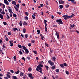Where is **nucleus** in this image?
Listing matches in <instances>:
<instances>
[{"label": "nucleus", "mask_w": 79, "mask_h": 79, "mask_svg": "<svg viewBox=\"0 0 79 79\" xmlns=\"http://www.w3.org/2000/svg\"><path fill=\"white\" fill-rule=\"evenodd\" d=\"M32 18L33 19H35V16H34V15H32Z\"/></svg>", "instance_id": "62"}, {"label": "nucleus", "mask_w": 79, "mask_h": 79, "mask_svg": "<svg viewBox=\"0 0 79 79\" xmlns=\"http://www.w3.org/2000/svg\"><path fill=\"white\" fill-rule=\"evenodd\" d=\"M18 46L19 48H22V46L18 44Z\"/></svg>", "instance_id": "33"}, {"label": "nucleus", "mask_w": 79, "mask_h": 79, "mask_svg": "<svg viewBox=\"0 0 79 79\" xmlns=\"http://www.w3.org/2000/svg\"><path fill=\"white\" fill-rule=\"evenodd\" d=\"M55 35L57 36V37L58 39H60V35H59V32H56V33Z\"/></svg>", "instance_id": "3"}, {"label": "nucleus", "mask_w": 79, "mask_h": 79, "mask_svg": "<svg viewBox=\"0 0 79 79\" xmlns=\"http://www.w3.org/2000/svg\"><path fill=\"white\" fill-rule=\"evenodd\" d=\"M37 66H39L40 67V68H42V67H43V65H42L41 64H39Z\"/></svg>", "instance_id": "21"}, {"label": "nucleus", "mask_w": 79, "mask_h": 79, "mask_svg": "<svg viewBox=\"0 0 79 79\" xmlns=\"http://www.w3.org/2000/svg\"><path fill=\"white\" fill-rule=\"evenodd\" d=\"M52 62L50 60L48 61V63H49V64H50L52 63Z\"/></svg>", "instance_id": "52"}, {"label": "nucleus", "mask_w": 79, "mask_h": 79, "mask_svg": "<svg viewBox=\"0 0 79 79\" xmlns=\"http://www.w3.org/2000/svg\"><path fill=\"white\" fill-rule=\"evenodd\" d=\"M24 18L25 20H28V19H29V18H28V17L27 16H25Z\"/></svg>", "instance_id": "15"}, {"label": "nucleus", "mask_w": 79, "mask_h": 79, "mask_svg": "<svg viewBox=\"0 0 79 79\" xmlns=\"http://www.w3.org/2000/svg\"><path fill=\"white\" fill-rule=\"evenodd\" d=\"M23 24V25H27V23H26V22H24Z\"/></svg>", "instance_id": "41"}, {"label": "nucleus", "mask_w": 79, "mask_h": 79, "mask_svg": "<svg viewBox=\"0 0 79 79\" xmlns=\"http://www.w3.org/2000/svg\"><path fill=\"white\" fill-rule=\"evenodd\" d=\"M25 37L26 38H27V37H28V35L27 34L25 35Z\"/></svg>", "instance_id": "43"}, {"label": "nucleus", "mask_w": 79, "mask_h": 79, "mask_svg": "<svg viewBox=\"0 0 79 79\" xmlns=\"http://www.w3.org/2000/svg\"><path fill=\"white\" fill-rule=\"evenodd\" d=\"M7 34L9 35H11V33L10 32H8Z\"/></svg>", "instance_id": "46"}, {"label": "nucleus", "mask_w": 79, "mask_h": 79, "mask_svg": "<svg viewBox=\"0 0 79 79\" xmlns=\"http://www.w3.org/2000/svg\"><path fill=\"white\" fill-rule=\"evenodd\" d=\"M59 4H60L61 5H62L64 3V2L62 0H59Z\"/></svg>", "instance_id": "4"}, {"label": "nucleus", "mask_w": 79, "mask_h": 79, "mask_svg": "<svg viewBox=\"0 0 79 79\" xmlns=\"http://www.w3.org/2000/svg\"><path fill=\"white\" fill-rule=\"evenodd\" d=\"M52 58L53 60V61H55V60H56V57H52Z\"/></svg>", "instance_id": "26"}, {"label": "nucleus", "mask_w": 79, "mask_h": 79, "mask_svg": "<svg viewBox=\"0 0 79 79\" xmlns=\"http://www.w3.org/2000/svg\"><path fill=\"white\" fill-rule=\"evenodd\" d=\"M27 54V53H29V50H28V49H27L26 50H25Z\"/></svg>", "instance_id": "35"}, {"label": "nucleus", "mask_w": 79, "mask_h": 79, "mask_svg": "<svg viewBox=\"0 0 79 79\" xmlns=\"http://www.w3.org/2000/svg\"><path fill=\"white\" fill-rule=\"evenodd\" d=\"M65 6L66 8H68L69 7V5L68 4H66Z\"/></svg>", "instance_id": "22"}, {"label": "nucleus", "mask_w": 79, "mask_h": 79, "mask_svg": "<svg viewBox=\"0 0 79 79\" xmlns=\"http://www.w3.org/2000/svg\"><path fill=\"white\" fill-rule=\"evenodd\" d=\"M28 71L29 72L31 71H32V68L31 67L29 68L28 69Z\"/></svg>", "instance_id": "27"}, {"label": "nucleus", "mask_w": 79, "mask_h": 79, "mask_svg": "<svg viewBox=\"0 0 79 79\" xmlns=\"http://www.w3.org/2000/svg\"><path fill=\"white\" fill-rule=\"evenodd\" d=\"M52 69H55V66H53L52 67Z\"/></svg>", "instance_id": "39"}, {"label": "nucleus", "mask_w": 79, "mask_h": 79, "mask_svg": "<svg viewBox=\"0 0 79 79\" xmlns=\"http://www.w3.org/2000/svg\"><path fill=\"white\" fill-rule=\"evenodd\" d=\"M28 77H31L32 76V73H28Z\"/></svg>", "instance_id": "17"}, {"label": "nucleus", "mask_w": 79, "mask_h": 79, "mask_svg": "<svg viewBox=\"0 0 79 79\" xmlns=\"http://www.w3.org/2000/svg\"><path fill=\"white\" fill-rule=\"evenodd\" d=\"M50 64L51 66H53V65H54V63L53 62H52V63H51Z\"/></svg>", "instance_id": "38"}, {"label": "nucleus", "mask_w": 79, "mask_h": 79, "mask_svg": "<svg viewBox=\"0 0 79 79\" xmlns=\"http://www.w3.org/2000/svg\"><path fill=\"white\" fill-rule=\"evenodd\" d=\"M36 69L37 71L40 72L41 74H43V72H42V68L40 67L39 66H37Z\"/></svg>", "instance_id": "1"}, {"label": "nucleus", "mask_w": 79, "mask_h": 79, "mask_svg": "<svg viewBox=\"0 0 79 79\" xmlns=\"http://www.w3.org/2000/svg\"><path fill=\"white\" fill-rule=\"evenodd\" d=\"M9 42L10 44V46H11V47H13V43L12 42L11 40H10L9 41Z\"/></svg>", "instance_id": "11"}, {"label": "nucleus", "mask_w": 79, "mask_h": 79, "mask_svg": "<svg viewBox=\"0 0 79 79\" xmlns=\"http://www.w3.org/2000/svg\"><path fill=\"white\" fill-rule=\"evenodd\" d=\"M47 20L45 19L44 20V24H46V23H47Z\"/></svg>", "instance_id": "58"}, {"label": "nucleus", "mask_w": 79, "mask_h": 79, "mask_svg": "<svg viewBox=\"0 0 79 79\" xmlns=\"http://www.w3.org/2000/svg\"><path fill=\"white\" fill-rule=\"evenodd\" d=\"M22 60H24V61H25V60H26V59H25V58L24 57L22 58Z\"/></svg>", "instance_id": "55"}, {"label": "nucleus", "mask_w": 79, "mask_h": 79, "mask_svg": "<svg viewBox=\"0 0 79 79\" xmlns=\"http://www.w3.org/2000/svg\"><path fill=\"white\" fill-rule=\"evenodd\" d=\"M6 76H7V77H8V78H10V77H11V76H10V75L8 74H6Z\"/></svg>", "instance_id": "28"}, {"label": "nucleus", "mask_w": 79, "mask_h": 79, "mask_svg": "<svg viewBox=\"0 0 79 79\" xmlns=\"http://www.w3.org/2000/svg\"><path fill=\"white\" fill-rule=\"evenodd\" d=\"M23 33H25L26 32V29L25 28H23Z\"/></svg>", "instance_id": "19"}, {"label": "nucleus", "mask_w": 79, "mask_h": 79, "mask_svg": "<svg viewBox=\"0 0 79 79\" xmlns=\"http://www.w3.org/2000/svg\"><path fill=\"white\" fill-rule=\"evenodd\" d=\"M70 27H71L72 28H73V27H75V25L73 24V25L71 24H70Z\"/></svg>", "instance_id": "9"}, {"label": "nucleus", "mask_w": 79, "mask_h": 79, "mask_svg": "<svg viewBox=\"0 0 79 79\" xmlns=\"http://www.w3.org/2000/svg\"><path fill=\"white\" fill-rule=\"evenodd\" d=\"M13 31H16V30H17V28L15 27V28H13Z\"/></svg>", "instance_id": "24"}, {"label": "nucleus", "mask_w": 79, "mask_h": 79, "mask_svg": "<svg viewBox=\"0 0 79 79\" xmlns=\"http://www.w3.org/2000/svg\"><path fill=\"white\" fill-rule=\"evenodd\" d=\"M14 8L15 9L16 11H18V7H17L16 6H14Z\"/></svg>", "instance_id": "23"}, {"label": "nucleus", "mask_w": 79, "mask_h": 79, "mask_svg": "<svg viewBox=\"0 0 79 79\" xmlns=\"http://www.w3.org/2000/svg\"><path fill=\"white\" fill-rule=\"evenodd\" d=\"M0 18L2 19H3V16L2 14H0Z\"/></svg>", "instance_id": "14"}, {"label": "nucleus", "mask_w": 79, "mask_h": 79, "mask_svg": "<svg viewBox=\"0 0 79 79\" xmlns=\"http://www.w3.org/2000/svg\"><path fill=\"white\" fill-rule=\"evenodd\" d=\"M27 59L28 60H30V59H31V58H30V57L29 56H28L27 57Z\"/></svg>", "instance_id": "60"}, {"label": "nucleus", "mask_w": 79, "mask_h": 79, "mask_svg": "<svg viewBox=\"0 0 79 79\" xmlns=\"http://www.w3.org/2000/svg\"><path fill=\"white\" fill-rule=\"evenodd\" d=\"M23 74H24V73H22V72H21L20 73V76H21V77H22V76H23Z\"/></svg>", "instance_id": "16"}, {"label": "nucleus", "mask_w": 79, "mask_h": 79, "mask_svg": "<svg viewBox=\"0 0 79 79\" xmlns=\"http://www.w3.org/2000/svg\"><path fill=\"white\" fill-rule=\"evenodd\" d=\"M19 53H20V55H23V52L21 51H19Z\"/></svg>", "instance_id": "48"}, {"label": "nucleus", "mask_w": 79, "mask_h": 79, "mask_svg": "<svg viewBox=\"0 0 79 79\" xmlns=\"http://www.w3.org/2000/svg\"><path fill=\"white\" fill-rule=\"evenodd\" d=\"M45 3L46 5H48V2L46 1Z\"/></svg>", "instance_id": "56"}, {"label": "nucleus", "mask_w": 79, "mask_h": 79, "mask_svg": "<svg viewBox=\"0 0 79 79\" xmlns=\"http://www.w3.org/2000/svg\"><path fill=\"white\" fill-rule=\"evenodd\" d=\"M64 19L65 20L68 19V15H66V16H65V18H64Z\"/></svg>", "instance_id": "25"}, {"label": "nucleus", "mask_w": 79, "mask_h": 79, "mask_svg": "<svg viewBox=\"0 0 79 79\" xmlns=\"http://www.w3.org/2000/svg\"><path fill=\"white\" fill-rule=\"evenodd\" d=\"M19 69H18V71L17 72H15V74H18L19 73Z\"/></svg>", "instance_id": "12"}, {"label": "nucleus", "mask_w": 79, "mask_h": 79, "mask_svg": "<svg viewBox=\"0 0 79 79\" xmlns=\"http://www.w3.org/2000/svg\"><path fill=\"white\" fill-rule=\"evenodd\" d=\"M16 7L18 8H19V4H18L16 5Z\"/></svg>", "instance_id": "37"}, {"label": "nucleus", "mask_w": 79, "mask_h": 79, "mask_svg": "<svg viewBox=\"0 0 79 79\" xmlns=\"http://www.w3.org/2000/svg\"><path fill=\"white\" fill-rule=\"evenodd\" d=\"M37 32H38L37 34H40V30H37Z\"/></svg>", "instance_id": "29"}, {"label": "nucleus", "mask_w": 79, "mask_h": 79, "mask_svg": "<svg viewBox=\"0 0 79 79\" xmlns=\"http://www.w3.org/2000/svg\"><path fill=\"white\" fill-rule=\"evenodd\" d=\"M53 27H57V25H53Z\"/></svg>", "instance_id": "63"}, {"label": "nucleus", "mask_w": 79, "mask_h": 79, "mask_svg": "<svg viewBox=\"0 0 79 79\" xmlns=\"http://www.w3.org/2000/svg\"><path fill=\"white\" fill-rule=\"evenodd\" d=\"M44 66L47 71H48V69H49V67L48 66V65H44Z\"/></svg>", "instance_id": "7"}, {"label": "nucleus", "mask_w": 79, "mask_h": 79, "mask_svg": "<svg viewBox=\"0 0 79 79\" xmlns=\"http://www.w3.org/2000/svg\"><path fill=\"white\" fill-rule=\"evenodd\" d=\"M74 14H72V15L70 16V17L71 18H73L74 17Z\"/></svg>", "instance_id": "54"}, {"label": "nucleus", "mask_w": 79, "mask_h": 79, "mask_svg": "<svg viewBox=\"0 0 79 79\" xmlns=\"http://www.w3.org/2000/svg\"><path fill=\"white\" fill-rule=\"evenodd\" d=\"M22 47L24 50H26L27 49V48H26V47H25V46H23Z\"/></svg>", "instance_id": "20"}, {"label": "nucleus", "mask_w": 79, "mask_h": 79, "mask_svg": "<svg viewBox=\"0 0 79 79\" xmlns=\"http://www.w3.org/2000/svg\"><path fill=\"white\" fill-rule=\"evenodd\" d=\"M44 36H42L41 37V39L42 40H44Z\"/></svg>", "instance_id": "61"}, {"label": "nucleus", "mask_w": 79, "mask_h": 79, "mask_svg": "<svg viewBox=\"0 0 79 79\" xmlns=\"http://www.w3.org/2000/svg\"><path fill=\"white\" fill-rule=\"evenodd\" d=\"M25 13V15H26V16H28L29 15V13H28V12H24Z\"/></svg>", "instance_id": "18"}, {"label": "nucleus", "mask_w": 79, "mask_h": 79, "mask_svg": "<svg viewBox=\"0 0 79 79\" xmlns=\"http://www.w3.org/2000/svg\"><path fill=\"white\" fill-rule=\"evenodd\" d=\"M31 43H29L28 44V45L29 47H31Z\"/></svg>", "instance_id": "45"}, {"label": "nucleus", "mask_w": 79, "mask_h": 79, "mask_svg": "<svg viewBox=\"0 0 79 79\" xmlns=\"http://www.w3.org/2000/svg\"><path fill=\"white\" fill-rule=\"evenodd\" d=\"M59 7L60 9H62V8H63V6L62 5H60L59 6Z\"/></svg>", "instance_id": "31"}, {"label": "nucleus", "mask_w": 79, "mask_h": 79, "mask_svg": "<svg viewBox=\"0 0 79 79\" xmlns=\"http://www.w3.org/2000/svg\"><path fill=\"white\" fill-rule=\"evenodd\" d=\"M3 24H4V25H5L7 24V23H6V22H3Z\"/></svg>", "instance_id": "47"}, {"label": "nucleus", "mask_w": 79, "mask_h": 79, "mask_svg": "<svg viewBox=\"0 0 79 79\" xmlns=\"http://www.w3.org/2000/svg\"><path fill=\"white\" fill-rule=\"evenodd\" d=\"M56 22L57 23H58V24L60 25V24H63V22H62V20H61V19H57L56 20Z\"/></svg>", "instance_id": "2"}, {"label": "nucleus", "mask_w": 79, "mask_h": 79, "mask_svg": "<svg viewBox=\"0 0 79 79\" xmlns=\"http://www.w3.org/2000/svg\"><path fill=\"white\" fill-rule=\"evenodd\" d=\"M60 66L62 68H64V65L63 64H61L60 65Z\"/></svg>", "instance_id": "32"}, {"label": "nucleus", "mask_w": 79, "mask_h": 79, "mask_svg": "<svg viewBox=\"0 0 79 79\" xmlns=\"http://www.w3.org/2000/svg\"><path fill=\"white\" fill-rule=\"evenodd\" d=\"M12 4H13V5H14L15 6H16V3L15 2V1H13L12 2Z\"/></svg>", "instance_id": "8"}, {"label": "nucleus", "mask_w": 79, "mask_h": 79, "mask_svg": "<svg viewBox=\"0 0 79 79\" xmlns=\"http://www.w3.org/2000/svg\"><path fill=\"white\" fill-rule=\"evenodd\" d=\"M68 1H70V2H73V4H76V2H75V0H68Z\"/></svg>", "instance_id": "6"}, {"label": "nucleus", "mask_w": 79, "mask_h": 79, "mask_svg": "<svg viewBox=\"0 0 79 79\" xmlns=\"http://www.w3.org/2000/svg\"><path fill=\"white\" fill-rule=\"evenodd\" d=\"M35 41L34 40H31V43H35Z\"/></svg>", "instance_id": "51"}, {"label": "nucleus", "mask_w": 79, "mask_h": 79, "mask_svg": "<svg viewBox=\"0 0 79 79\" xmlns=\"http://www.w3.org/2000/svg\"><path fill=\"white\" fill-rule=\"evenodd\" d=\"M63 64L64 66H68V65H67V64L66 63H64Z\"/></svg>", "instance_id": "53"}, {"label": "nucleus", "mask_w": 79, "mask_h": 79, "mask_svg": "<svg viewBox=\"0 0 79 79\" xmlns=\"http://www.w3.org/2000/svg\"><path fill=\"white\" fill-rule=\"evenodd\" d=\"M8 10L10 14H13V12H12V9H8Z\"/></svg>", "instance_id": "10"}, {"label": "nucleus", "mask_w": 79, "mask_h": 79, "mask_svg": "<svg viewBox=\"0 0 79 79\" xmlns=\"http://www.w3.org/2000/svg\"><path fill=\"white\" fill-rule=\"evenodd\" d=\"M33 15H34V16H36L37 15V14L36 13H33Z\"/></svg>", "instance_id": "42"}, {"label": "nucleus", "mask_w": 79, "mask_h": 79, "mask_svg": "<svg viewBox=\"0 0 79 79\" xmlns=\"http://www.w3.org/2000/svg\"><path fill=\"white\" fill-rule=\"evenodd\" d=\"M56 73H59V72H60V70L58 69H57L56 70Z\"/></svg>", "instance_id": "30"}, {"label": "nucleus", "mask_w": 79, "mask_h": 79, "mask_svg": "<svg viewBox=\"0 0 79 79\" xmlns=\"http://www.w3.org/2000/svg\"><path fill=\"white\" fill-rule=\"evenodd\" d=\"M13 78L14 79H18V78L15 76H13Z\"/></svg>", "instance_id": "40"}, {"label": "nucleus", "mask_w": 79, "mask_h": 79, "mask_svg": "<svg viewBox=\"0 0 79 79\" xmlns=\"http://www.w3.org/2000/svg\"><path fill=\"white\" fill-rule=\"evenodd\" d=\"M7 19H10V17L8 15H7Z\"/></svg>", "instance_id": "49"}, {"label": "nucleus", "mask_w": 79, "mask_h": 79, "mask_svg": "<svg viewBox=\"0 0 79 79\" xmlns=\"http://www.w3.org/2000/svg\"><path fill=\"white\" fill-rule=\"evenodd\" d=\"M1 13L2 15H5V13L4 11L1 12Z\"/></svg>", "instance_id": "50"}, {"label": "nucleus", "mask_w": 79, "mask_h": 79, "mask_svg": "<svg viewBox=\"0 0 79 79\" xmlns=\"http://www.w3.org/2000/svg\"><path fill=\"white\" fill-rule=\"evenodd\" d=\"M19 24L20 26H22V25H23V22L21 21H20Z\"/></svg>", "instance_id": "13"}, {"label": "nucleus", "mask_w": 79, "mask_h": 79, "mask_svg": "<svg viewBox=\"0 0 79 79\" xmlns=\"http://www.w3.org/2000/svg\"><path fill=\"white\" fill-rule=\"evenodd\" d=\"M10 71L11 73H14V71H13V70H10Z\"/></svg>", "instance_id": "59"}, {"label": "nucleus", "mask_w": 79, "mask_h": 79, "mask_svg": "<svg viewBox=\"0 0 79 79\" xmlns=\"http://www.w3.org/2000/svg\"><path fill=\"white\" fill-rule=\"evenodd\" d=\"M51 18H52V19H53V18H54V16H53L52 15H51Z\"/></svg>", "instance_id": "64"}, {"label": "nucleus", "mask_w": 79, "mask_h": 79, "mask_svg": "<svg viewBox=\"0 0 79 79\" xmlns=\"http://www.w3.org/2000/svg\"><path fill=\"white\" fill-rule=\"evenodd\" d=\"M4 3H5L6 5H9V2L7 1V0H4Z\"/></svg>", "instance_id": "5"}, {"label": "nucleus", "mask_w": 79, "mask_h": 79, "mask_svg": "<svg viewBox=\"0 0 79 79\" xmlns=\"http://www.w3.org/2000/svg\"><path fill=\"white\" fill-rule=\"evenodd\" d=\"M65 73L66 74H67V75H68L69 74V72L67 70L65 71Z\"/></svg>", "instance_id": "36"}, {"label": "nucleus", "mask_w": 79, "mask_h": 79, "mask_svg": "<svg viewBox=\"0 0 79 79\" xmlns=\"http://www.w3.org/2000/svg\"><path fill=\"white\" fill-rule=\"evenodd\" d=\"M6 41H8L9 40L8 39V37H6Z\"/></svg>", "instance_id": "57"}, {"label": "nucleus", "mask_w": 79, "mask_h": 79, "mask_svg": "<svg viewBox=\"0 0 79 79\" xmlns=\"http://www.w3.org/2000/svg\"><path fill=\"white\" fill-rule=\"evenodd\" d=\"M17 15H16V14H13V17H16Z\"/></svg>", "instance_id": "34"}, {"label": "nucleus", "mask_w": 79, "mask_h": 79, "mask_svg": "<svg viewBox=\"0 0 79 79\" xmlns=\"http://www.w3.org/2000/svg\"><path fill=\"white\" fill-rule=\"evenodd\" d=\"M33 53H35V55H37V52H36V51H34Z\"/></svg>", "instance_id": "44"}]
</instances>
